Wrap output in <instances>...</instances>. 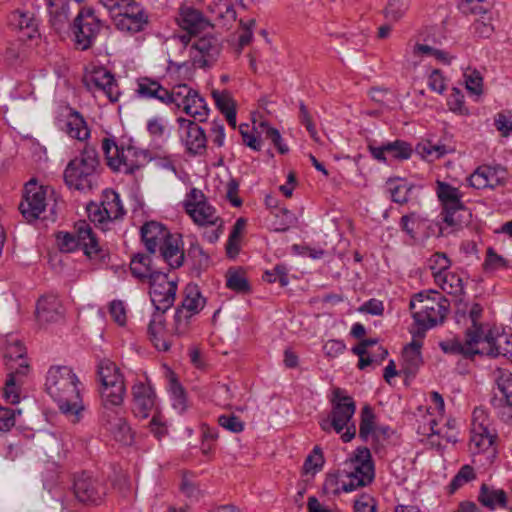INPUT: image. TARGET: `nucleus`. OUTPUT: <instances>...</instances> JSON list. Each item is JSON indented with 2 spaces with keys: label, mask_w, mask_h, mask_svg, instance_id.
Returning a JSON list of instances; mask_svg holds the SVG:
<instances>
[{
  "label": "nucleus",
  "mask_w": 512,
  "mask_h": 512,
  "mask_svg": "<svg viewBox=\"0 0 512 512\" xmlns=\"http://www.w3.org/2000/svg\"><path fill=\"white\" fill-rule=\"evenodd\" d=\"M263 279L269 283L279 282L282 287L289 283L287 268L282 265H276L271 271H266Z\"/></svg>",
  "instance_id": "59"
},
{
  "label": "nucleus",
  "mask_w": 512,
  "mask_h": 512,
  "mask_svg": "<svg viewBox=\"0 0 512 512\" xmlns=\"http://www.w3.org/2000/svg\"><path fill=\"white\" fill-rule=\"evenodd\" d=\"M427 266L431 270L434 279H436L437 275L449 270L451 261L445 253L436 252L427 260Z\"/></svg>",
  "instance_id": "50"
},
{
  "label": "nucleus",
  "mask_w": 512,
  "mask_h": 512,
  "mask_svg": "<svg viewBox=\"0 0 512 512\" xmlns=\"http://www.w3.org/2000/svg\"><path fill=\"white\" fill-rule=\"evenodd\" d=\"M150 284V297L155 309L160 314L168 310L175 301L177 285L168 279L167 274L159 272L148 281Z\"/></svg>",
  "instance_id": "14"
},
{
  "label": "nucleus",
  "mask_w": 512,
  "mask_h": 512,
  "mask_svg": "<svg viewBox=\"0 0 512 512\" xmlns=\"http://www.w3.org/2000/svg\"><path fill=\"white\" fill-rule=\"evenodd\" d=\"M435 282L443 291L450 295L459 296L464 292L462 278L458 274L449 270L443 274L437 275Z\"/></svg>",
  "instance_id": "41"
},
{
  "label": "nucleus",
  "mask_w": 512,
  "mask_h": 512,
  "mask_svg": "<svg viewBox=\"0 0 512 512\" xmlns=\"http://www.w3.org/2000/svg\"><path fill=\"white\" fill-rule=\"evenodd\" d=\"M132 411L134 415L141 419H146L155 409L157 396L150 381L137 380L131 387Z\"/></svg>",
  "instance_id": "15"
},
{
  "label": "nucleus",
  "mask_w": 512,
  "mask_h": 512,
  "mask_svg": "<svg viewBox=\"0 0 512 512\" xmlns=\"http://www.w3.org/2000/svg\"><path fill=\"white\" fill-rule=\"evenodd\" d=\"M435 192L442 207L441 217L445 225L440 228L442 232L446 229H449L448 232H454L469 222L471 214L464 205L463 193L458 188L437 180Z\"/></svg>",
  "instance_id": "5"
},
{
  "label": "nucleus",
  "mask_w": 512,
  "mask_h": 512,
  "mask_svg": "<svg viewBox=\"0 0 512 512\" xmlns=\"http://www.w3.org/2000/svg\"><path fill=\"white\" fill-rule=\"evenodd\" d=\"M194 65L195 64L193 61L190 64L188 62L178 63L173 60H168L167 73L170 76H175V78L177 80H179L180 77L183 78L184 80H189L192 77V73H193L192 67Z\"/></svg>",
  "instance_id": "52"
},
{
  "label": "nucleus",
  "mask_w": 512,
  "mask_h": 512,
  "mask_svg": "<svg viewBox=\"0 0 512 512\" xmlns=\"http://www.w3.org/2000/svg\"><path fill=\"white\" fill-rule=\"evenodd\" d=\"M178 123L182 130V140L187 152L191 155L202 154L206 149V135L204 130L194 121L179 118Z\"/></svg>",
  "instance_id": "19"
},
{
  "label": "nucleus",
  "mask_w": 512,
  "mask_h": 512,
  "mask_svg": "<svg viewBox=\"0 0 512 512\" xmlns=\"http://www.w3.org/2000/svg\"><path fill=\"white\" fill-rule=\"evenodd\" d=\"M354 512H377L376 500L369 494H361L354 501Z\"/></svg>",
  "instance_id": "64"
},
{
  "label": "nucleus",
  "mask_w": 512,
  "mask_h": 512,
  "mask_svg": "<svg viewBox=\"0 0 512 512\" xmlns=\"http://www.w3.org/2000/svg\"><path fill=\"white\" fill-rule=\"evenodd\" d=\"M130 270L132 275L142 282L150 281L154 274L160 272L154 266L151 256L143 253H138L132 257Z\"/></svg>",
  "instance_id": "34"
},
{
  "label": "nucleus",
  "mask_w": 512,
  "mask_h": 512,
  "mask_svg": "<svg viewBox=\"0 0 512 512\" xmlns=\"http://www.w3.org/2000/svg\"><path fill=\"white\" fill-rule=\"evenodd\" d=\"M163 260L172 269L179 268L183 265L185 254L182 248L181 236L171 235L166 243L159 249Z\"/></svg>",
  "instance_id": "32"
},
{
  "label": "nucleus",
  "mask_w": 512,
  "mask_h": 512,
  "mask_svg": "<svg viewBox=\"0 0 512 512\" xmlns=\"http://www.w3.org/2000/svg\"><path fill=\"white\" fill-rule=\"evenodd\" d=\"M102 150L108 166L114 171L125 174H132L139 169L146 157L144 152L136 147L131 145L119 147L113 139L109 138L103 139Z\"/></svg>",
  "instance_id": "9"
},
{
  "label": "nucleus",
  "mask_w": 512,
  "mask_h": 512,
  "mask_svg": "<svg viewBox=\"0 0 512 512\" xmlns=\"http://www.w3.org/2000/svg\"><path fill=\"white\" fill-rule=\"evenodd\" d=\"M496 383L500 395L491 399V405L504 422L512 423V373L499 370Z\"/></svg>",
  "instance_id": "17"
},
{
  "label": "nucleus",
  "mask_w": 512,
  "mask_h": 512,
  "mask_svg": "<svg viewBox=\"0 0 512 512\" xmlns=\"http://www.w3.org/2000/svg\"><path fill=\"white\" fill-rule=\"evenodd\" d=\"M29 372L28 364H19L15 371H8L7 379L5 382L3 396L4 399L10 404H17L20 401L19 387L22 384V378Z\"/></svg>",
  "instance_id": "31"
},
{
  "label": "nucleus",
  "mask_w": 512,
  "mask_h": 512,
  "mask_svg": "<svg viewBox=\"0 0 512 512\" xmlns=\"http://www.w3.org/2000/svg\"><path fill=\"white\" fill-rule=\"evenodd\" d=\"M475 478L474 469L470 465H464L450 483V491L453 493L465 483Z\"/></svg>",
  "instance_id": "60"
},
{
  "label": "nucleus",
  "mask_w": 512,
  "mask_h": 512,
  "mask_svg": "<svg viewBox=\"0 0 512 512\" xmlns=\"http://www.w3.org/2000/svg\"><path fill=\"white\" fill-rule=\"evenodd\" d=\"M47 4L49 6L52 26L57 30H61L69 18V5L64 0H59L58 2L48 0Z\"/></svg>",
  "instance_id": "42"
},
{
  "label": "nucleus",
  "mask_w": 512,
  "mask_h": 512,
  "mask_svg": "<svg viewBox=\"0 0 512 512\" xmlns=\"http://www.w3.org/2000/svg\"><path fill=\"white\" fill-rule=\"evenodd\" d=\"M385 150H387V154L399 160L409 159L413 151L412 146L402 140L386 143Z\"/></svg>",
  "instance_id": "51"
},
{
  "label": "nucleus",
  "mask_w": 512,
  "mask_h": 512,
  "mask_svg": "<svg viewBox=\"0 0 512 512\" xmlns=\"http://www.w3.org/2000/svg\"><path fill=\"white\" fill-rule=\"evenodd\" d=\"M324 462L325 460L321 448L315 446L304 462L303 468L305 473H316L322 469Z\"/></svg>",
  "instance_id": "53"
},
{
  "label": "nucleus",
  "mask_w": 512,
  "mask_h": 512,
  "mask_svg": "<svg viewBox=\"0 0 512 512\" xmlns=\"http://www.w3.org/2000/svg\"><path fill=\"white\" fill-rule=\"evenodd\" d=\"M97 374L101 382V399L112 403H123L126 386L124 376L116 364L109 359L100 360Z\"/></svg>",
  "instance_id": "10"
},
{
  "label": "nucleus",
  "mask_w": 512,
  "mask_h": 512,
  "mask_svg": "<svg viewBox=\"0 0 512 512\" xmlns=\"http://www.w3.org/2000/svg\"><path fill=\"white\" fill-rule=\"evenodd\" d=\"M485 342L487 348H479L481 342V335L478 329H467L465 332V341L462 342L459 338H451L439 343L441 350L450 355H461L466 359H473L476 355H489L497 357L499 355H506L511 350L502 347V342L510 345L508 337L499 335L494 337L492 332L489 331L485 334Z\"/></svg>",
  "instance_id": "2"
},
{
  "label": "nucleus",
  "mask_w": 512,
  "mask_h": 512,
  "mask_svg": "<svg viewBox=\"0 0 512 512\" xmlns=\"http://www.w3.org/2000/svg\"><path fill=\"white\" fill-rule=\"evenodd\" d=\"M187 214L199 226L220 225V217L216 209L207 201L202 204H196L188 208Z\"/></svg>",
  "instance_id": "35"
},
{
  "label": "nucleus",
  "mask_w": 512,
  "mask_h": 512,
  "mask_svg": "<svg viewBox=\"0 0 512 512\" xmlns=\"http://www.w3.org/2000/svg\"><path fill=\"white\" fill-rule=\"evenodd\" d=\"M349 466L347 479L342 480V490L344 492L354 491L358 487H364L373 481L375 476L374 464L368 448H357Z\"/></svg>",
  "instance_id": "11"
},
{
  "label": "nucleus",
  "mask_w": 512,
  "mask_h": 512,
  "mask_svg": "<svg viewBox=\"0 0 512 512\" xmlns=\"http://www.w3.org/2000/svg\"><path fill=\"white\" fill-rule=\"evenodd\" d=\"M226 286L237 293H247L250 291V285L244 271L236 268H230L227 271Z\"/></svg>",
  "instance_id": "46"
},
{
  "label": "nucleus",
  "mask_w": 512,
  "mask_h": 512,
  "mask_svg": "<svg viewBox=\"0 0 512 512\" xmlns=\"http://www.w3.org/2000/svg\"><path fill=\"white\" fill-rule=\"evenodd\" d=\"M100 205L104 210L105 216L111 221L121 218L125 213L119 194L111 189L103 191Z\"/></svg>",
  "instance_id": "36"
},
{
  "label": "nucleus",
  "mask_w": 512,
  "mask_h": 512,
  "mask_svg": "<svg viewBox=\"0 0 512 512\" xmlns=\"http://www.w3.org/2000/svg\"><path fill=\"white\" fill-rule=\"evenodd\" d=\"M58 239L61 249L66 252L81 249L89 258L97 257L100 252V247L92 227L85 220L78 221L75 224L74 232L61 233Z\"/></svg>",
  "instance_id": "12"
},
{
  "label": "nucleus",
  "mask_w": 512,
  "mask_h": 512,
  "mask_svg": "<svg viewBox=\"0 0 512 512\" xmlns=\"http://www.w3.org/2000/svg\"><path fill=\"white\" fill-rule=\"evenodd\" d=\"M36 312L38 318L46 322H58L65 315L62 302L53 294L45 295L38 300Z\"/></svg>",
  "instance_id": "27"
},
{
  "label": "nucleus",
  "mask_w": 512,
  "mask_h": 512,
  "mask_svg": "<svg viewBox=\"0 0 512 512\" xmlns=\"http://www.w3.org/2000/svg\"><path fill=\"white\" fill-rule=\"evenodd\" d=\"M137 88L135 90L138 98L155 99L165 104L168 99V89L164 87L158 80L150 77H139L137 79Z\"/></svg>",
  "instance_id": "30"
},
{
  "label": "nucleus",
  "mask_w": 512,
  "mask_h": 512,
  "mask_svg": "<svg viewBox=\"0 0 512 512\" xmlns=\"http://www.w3.org/2000/svg\"><path fill=\"white\" fill-rule=\"evenodd\" d=\"M213 99L217 108L224 114L230 110L235 109V103L228 91H217L212 92Z\"/></svg>",
  "instance_id": "62"
},
{
  "label": "nucleus",
  "mask_w": 512,
  "mask_h": 512,
  "mask_svg": "<svg viewBox=\"0 0 512 512\" xmlns=\"http://www.w3.org/2000/svg\"><path fill=\"white\" fill-rule=\"evenodd\" d=\"M415 150L421 157L433 161L455 152L456 147L451 138L445 136L438 142H434L431 139L424 140L417 144Z\"/></svg>",
  "instance_id": "26"
},
{
  "label": "nucleus",
  "mask_w": 512,
  "mask_h": 512,
  "mask_svg": "<svg viewBox=\"0 0 512 512\" xmlns=\"http://www.w3.org/2000/svg\"><path fill=\"white\" fill-rule=\"evenodd\" d=\"M246 227V220L239 218L233 225L232 231L229 235V239L226 244L227 254L234 257L239 252V239Z\"/></svg>",
  "instance_id": "48"
},
{
  "label": "nucleus",
  "mask_w": 512,
  "mask_h": 512,
  "mask_svg": "<svg viewBox=\"0 0 512 512\" xmlns=\"http://www.w3.org/2000/svg\"><path fill=\"white\" fill-rule=\"evenodd\" d=\"M407 10L406 5L399 0H391L388 2L384 14L387 20L396 22L403 17Z\"/></svg>",
  "instance_id": "63"
},
{
  "label": "nucleus",
  "mask_w": 512,
  "mask_h": 512,
  "mask_svg": "<svg viewBox=\"0 0 512 512\" xmlns=\"http://www.w3.org/2000/svg\"><path fill=\"white\" fill-rule=\"evenodd\" d=\"M389 192L393 202L398 204H406L412 199L414 186L404 182L391 181L388 183Z\"/></svg>",
  "instance_id": "47"
},
{
  "label": "nucleus",
  "mask_w": 512,
  "mask_h": 512,
  "mask_svg": "<svg viewBox=\"0 0 512 512\" xmlns=\"http://www.w3.org/2000/svg\"><path fill=\"white\" fill-rule=\"evenodd\" d=\"M331 417L333 430L342 433L341 439L344 442L351 441L356 435V426L353 416L356 411L355 401L351 396L345 394L344 390L336 388L331 399Z\"/></svg>",
  "instance_id": "8"
},
{
  "label": "nucleus",
  "mask_w": 512,
  "mask_h": 512,
  "mask_svg": "<svg viewBox=\"0 0 512 512\" xmlns=\"http://www.w3.org/2000/svg\"><path fill=\"white\" fill-rule=\"evenodd\" d=\"M478 500L482 505L491 510L495 509L497 506L505 507L507 503L506 493L503 490L490 488L486 484H482Z\"/></svg>",
  "instance_id": "39"
},
{
  "label": "nucleus",
  "mask_w": 512,
  "mask_h": 512,
  "mask_svg": "<svg viewBox=\"0 0 512 512\" xmlns=\"http://www.w3.org/2000/svg\"><path fill=\"white\" fill-rule=\"evenodd\" d=\"M470 433L469 448L473 454L487 453L488 458L495 457L497 433L484 408L474 409Z\"/></svg>",
  "instance_id": "7"
},
{
  "label": "nucleus",
  "mask_w": 512,
  "mask_h": 512,
  "mask_svg": "<svg viewBox=\"0 0 512 512\" xmlns=\"http://www.w3.org/2000/svg\"><path fill=\"white\" fill-rule=\"evenodd\" d=\"M172 234L157 221L146 222L141 227V238L149 253L154 254L161 248Z\"/></svg>",
  "instance_id": "23"
},
{
  "label": "nucleus",
  "mask_w": 512,
  "mask_h": 512,
  "mask_svg": "<svg viewBox=\"0 0 512 512\" xmlns=\"http://www.w3.org/2000/svg\"><path fill=\"white\" fill-rule=\"evenodd\" d=\"M102 27V21L92 8L81 9L73 24L76 46L81 50L89 49Z\"/></svg>",
  "instance_id": "13"
},
{
  "label": "nucleus",
  "mask_w": 512,
  "mask_h": 512,
  "mask_svg": "<svg viewBox=\"0 0 512 512\" xmlns=\"http://www.w3.org/2000/svg\"><path fill=\"white\" fill-rule=\"evenodd\" d=\"M176 21L189 34H198L211 26L209 20L199 10L191 6H182Z\"/></svg>",
  "instance_id": "24"
},
{
  "label": "nucleus",
  "mask_w": 512,
  "mask_h": 512,
  "mask_svg": "<svg viewBox=\"0 0 512 512\" xmlns=\"http://www.w3.org/2000/svg\"><path fill=\"white\" fill-rule=\"evenodd\" d=\"M26 349L19 340L8 342L4 350V360L7 371H15L19 364H27Z\"/></svg>",
  "instance_id": "37"
},
{
  "label": "nucleus",
  "mask_w": 512,
  "mask_h": 512,
  "mask_svg": "<svg viewBox=\"0 0 512 512\" xmlns=\"http://www.w3.org/2000/svg\"><path fill=\"white\" fill-rule=\"evenodd\" d=\"M260 128L261 132L265 134V137L274 144L280 154H285L288 152V147L283 144L282 137L280 132L273 127H270L267 123H261Z\"/></svg>",
  "instance_id": "56"
},
{
  "label": "nucleus",
  "mask_w": 512,
  "mask_h": 512,
  "mask_svg": "<svg viewBox=\"0 0 512 512\" xmlns=\"http://www.w3.org/2000/svg\"><path fill=\"white\" fill-rule=\"evenodd\" d=\"M148 335L154 347L158 351L166 352L170 349L172 345L171 337L173 335L165 328L163 314L156 313L152 316L148 325Z\"/></svg>",
  "instance_id": "28"
},
{
  "label": "nucleus",
  "mask_w": 512,
  "mask_h": 512,
  "mask_svg": "<svg viewBox=\"0 0 512 512\" xmlns=\"http://www.w3.org/2000/svg\"><path fill=\"white\" fill-rule=\"evenodd\" d=\"M60 128L71 138L85 141L90 136V130L84 117L72 108L67 109L64 120H59Z\"/></svg>",
  "instance_id": "25"
},
{
  "label": "nucleus",
  "mask_w": 512,
  "mask_h": 512,
  "mask_svg": "<svg viewBox=\"0 0 512 512\" xmlns=\"http://www.w3.org/2000/svg\"><path fill=\"white\" fill-rule=\"evenodd\" d=\"M99 163L97 150L93 146H85L64 170L66 185L79 191L91 190L96 182Z\"/></svg>",
  "instance_id": "6"
},
{
  "label": "nucleus",
  "mask_w": 512,
  "mask_h": 512,
  "mask_svg": "<svg viewBox=\"0 0 512 512\" xmlns=\"http://www.w3.org/2000/svg\"><path fill=\"white\" fill-rule=\"evenodd\" d=\"M260 128L261 132L265 134V137L274 144L280 154H285L288 152V147L283 144L282 137L280 132L273 127H270L267 123H261Z\"/></svg>",
  "instance_id": "57"
},
{
  "label": "nucleus",
  "mask_w": 512,
  "mask_h": 512,
  "mask_svg": "<svg viewBox=\"0 0 512 512\" xmlns=\"http://www.w3.org/2000/svg\"><path fill=\"white\" fill-rule=\"evenodd\" d=\"M220 48L216 38L204 36L197 39L190 47V56L198 67H206L219 54Z\"/></svg>",
  "instance_id": "22"
},
{
  "label": "nucleus",
  "mask_w": 512,
  "mask_h": 512,
  "mask_svg": "<svg viewBox=\"0 0 512 512\" xmlns=\"http://www.w3.org/2000/svg\"><path fill=\"white\" fill-rule=\"evenodd\" d=\"M123 8V12L120 10L115 19L117 29L129 33L142 31L148 24V15L145 10L132 0Z\"/></svg>",
  "instance_id": "18"
},
{
  "label": "nucleus",
  "mask_w": 512,
  "mask_h": 512,
  "mask_svg": "<svg viewBox=\"0 0 512 512\" xmlns=\"http://www.w3.org/2000/svg\"><path fill=\"white\" fill-rule=\"evenodd\" d=\"M123 403H112L105 399H101V424L109 430V428L117 422H121L124 417L121 415V405Z\"/></svg>",
  "instance_id": "43"
},
{
  "label": "nucleus",
  "mask_w": 512,
  "mask_h": 512,
  "mask_svg": "<svg viewBox=\"0 0 512 512\" xmlns=\"http://www.w3.org/2000/svg\"><path fill=\"white\" fill-rule=\"evenodd\" d=\"M73 491L76 499L85 504H97L104 495L99 483L84 473L75 478Z\"/></svg>",
  "instance_id": "20"
},
{
  "label": "nucleus",
  "mask_w": 512,
  "mask_h": 512,
  "mask_svg": "<svg viewBox=\"0 0 512 512\" xmlns=\"http://www.w3.org/2000/svg\"><path fill=\"white\" fill-rule=\"evenodd\" d=\"M195 92L196 90L192 89L187 84H176L171 90H168V99L164 105H174L177 109L184 110L185 105L190 102Z\"/></svg>",
  "instance_id": "38"
},
{
  "label": "nucleus",
  "mask_w": 512,
  "mask_h": 512,
  "mask_svg": "<svg viewBox=\"0 0 512 512\" xmlns=\"http://www.w3.org/2000/svg\"><path fill=\"white\" fill-rule=\"evenodd\" d=\"M80 385L77 375L68 366H54L47 372L46 392L72 424L81 422L86 412Z\"/></svg>",
  "instance_id": "1"
},
{
  "label": "nucleus",
  "mask_w": 512,
  "mask_h": 512,
  "mask_svg": "<svg viewBox=\"0 0 512 512\" xmlns=\"http://www.w3.org/2000/svg\"><path fill=\"white\" fill-rule=\"evenodd\" d=\"M19 210L28 222L37 219L55 221L58 210L57 196L52 188L38 185L36 180L32 179L25 184Z\"/></svg>",
  "instance_id": "4"
},
{
  "label": "nucleus",
  "mask_w": 512,
  "mask_h": 512,
  "mask_svg": "<svg viewBox=\"0 0 512 512\" xmlns=\"http://www.w3.org/2000/svg\"><path fill=\"white\" fill-rule=\"evenodd\" d=\"M448 308V301L437 292L415 294L410 301V310L416 324V328L411 330L412 335L424 338L428 329L444 321Z\"/></svg>",
  "instance_id": "3"
},
{
  "label": "nucleus",
  "mask_w": 512,
  "mask_h": 512,
  "mask_svg": "<svg viewBox=\"0 0 512 512\" xmlns=\"http://www.w3.org/2000/svg\"><path fill=\"white\" fill-rule=\"evenodd\" d=\"M86 89L93 94H103L110 102L118 101L120 91L111 72L104 68L93 70L83 79Z\"/></svg>",
  "instance_id": "16"
},
{
  "label": "nucleus",
  "mask_w": 512,
  "mask_h": 512,
  "mask_svg": "<svg viewBox=\"0 0 512 512\" xmlns=\"http://www.w3.org/2000/svg\"><path fill=\"white\" fill-rule=\"evenodd\" d=\"M426 218L420 213L413 211L401 217L399 226L410 238L416 237L417 231L424 225Z\"/></svg>",
  "instance_id": "45"
},
{
  "label": "nucleus",
  "mask_w": 512,
  "mask_h": 512,
  "mask_svg": "<svg viewBox=\"0 0 512 512\" xmlns=\"http://www.w3.org/2000/svg\"><path fill=\"white\" fill-rule=\"evenodd\" d=\"M9 22L28 39L34 38L38 33V20L31 12L16 10L10 15Z\"/></svg>",
  "instance_id": "33"
},
{
  "label": "nucleus",
  "mask_w": 512,
  "mask_h": 512,
  "mask_svg": "<svg viewBox=\"0 0 512 512\" xmlns=\"http://www.w3.org/2000/svg\"><path fill=\"white\" fill-rule=\"evenodd\" d=\"M205 306V299L202 297L197 286H187L185 290V297L182 304L178 309H183L187 314L195 316Z\"/></svg>",
  "instance_id": "40"
},
{
  "label": "nucleus",
  "mask_w": 512,
  "mask_h": 512,
  "mask_svg": "<svg viewBox=\"0 0 512 512\" xmlns=\"http://www.w3.org/2000/svg\"><path fill=\"white\" fill-rule=\"evenodd\" d=\"M183 111L199 122L205 121L209 113L206 101L199 95L197 91L191 98L190 102L185 105Z\"/></svg>",
  "instance_id": "44"
},
{
  "label": "nucleus",
  "mask_w": 512,
  "mask_h": 512,
  "mask_svg": "<svg viewBox=\"0 0 512 512\" xmlns=\"http://www.w3.org/2000/svg\"><path fill=\"white\" fill-rule=\"evenodd\" d=\"M192 317L185 310L177 308L173 319L172 335L177 337L186 335L190 330Z\"/></svg>",
  "instance_id": "49"
},
{
  "label": "nucleus",
  "mask_w": 512,
  "mask_h": 512,
  "mask_svg": "<svg viewBox=\"0 0 512 512\" xmlns=\"http://www.w3.org/2000/svg\"><path fill=\"white\" fill-rule=\"evenodd\" d=\"M275 216L278 220L274 223V229L275 231L278 232L287 231L291 226H293L297 222V217L295 216V214L286 208L278 209Z\"/></svg>",
  "instance_id": "55"
},
{
  "label": "nucleus",
  "mask_w": 512,
  "mask_h": 512,
  "mask_svg": "<svg viewBox=\"0 0 512 512\" xmlns=\"http://www.w3.org/2000/svg\"><path fill=\"white\" fill-rule=\"evenodd\" d=\"M374 429V414L369 406L362 409V417L359 428V436L363 440H367Z\"/></svg>",
  "instance_id": "58"
},
{
  "label": "nucleus",
  "mask_w": 512,
  "mask_h": 512,
  "mask_svg": "<svg viewBox=\"0 0 512 512\" xmlns=\"http://www.w3.org/2000/svg\"><path fill=\"white\" fill-rule=\"evenodd\" d=\"M422 339L423 338L413 336V340L403 349L402 368L400 372L404 373L407 377L415 376L423 363L420 352Z\"/></svg>",
  "instance_id": "29"
},
{
  "label": "nucleus",
  "mask_w": 512,
  "mask_h": 512,
  "mask_svg": "<svg viewBox=\"0 0 512 512\" xmlns=\"http://www.w3.org/2000/svg\"><path fill=\"white\" fill-rule=\"evenodd\" d=\"M483 265L485 270L494 271L508 267V262L502 256L498 255L492 247H489Z\"/></svg>",
  "instance_id": "61"
},
{
  "label": "nucleus",
  "mask_w": 512,
  "mask_h": 512,
  "mask_svg": "<svg viewBox=\"0 0 512 512\" xmlns=\"http://www.w3.org/2000/svg\"><path fill=\"white\" fill-rule=\"evenodd\" d=\"M505 171L500 167L479 166L468 178L469 185L475 189L496 188L504 185Z\"/></svg>",
  "instance_id": "21"
},
{
  "label": "nucleus",
  "mask_w": 512,
  "mask_h": 512,
  "mask_svg": "<svg viewBox=\"0 0 512 512\" xmlns=\"http://www.w3.org/2000/svg\"><path fill=\"white\" fill-rule=\"evenodd\" d=\"M108 431L113 435L116 441L125 445L131 444L133 437L125 418L121 419V422H117V424L111 426Z\"/></svg>",
  "instance_id": "54"
}]
</instances>
